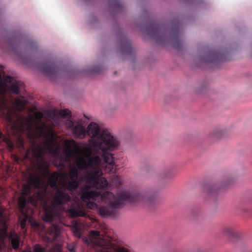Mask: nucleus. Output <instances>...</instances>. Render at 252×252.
I'll return each mask as SVG.
<instances>
[{
	"mask_svg": "<svg viewBox=\"0 0 252 252\" xmlns=\"http://www.w3.org/2000/svg\"><path fill=\"white\" fill-rule=\"evenodd\" d=\"M121 49L123 54H129L132 52L131 45L126 37H124L121 41Z\"/></svg>",
	"mask_w": 252,
	"mask_h": 252,
	"instance_id": "15",
	"label": "nucleus"
},
{
	"mask_svg": "<svg viewBox=\"0 0 252 252\" xmlns=\"http://www.w3.org/2000/svg\"><path fill=\"white\" fill-rule=\"evenodd\" d=\"M101 251L102 252H127V250L125 248L116 249L111 246H108L106 248L102 246Z\"/></svg>",
	"mask_w": 252,
	"mask_h": 252,
	"instance_id": "20",
	"label": "nucleus"
},
{
	"mask_svg": "<svg viewBox=\"0 0 252 252\" xmlns=\"http://www.w3.org/2000/svg\"><path fill=\"white\" fill-rule=\"evenodd\" d=\"M13 77L6 76L3 81L0 76V114L3 118L9 124H12L14 122L13 119L12 109L7 104V99L5 94L7 91V86L6 83H12Z\"/></svg>",
	"mask_w": 252,
	"mask_h": 252,
	"instance_id": "6",
	"label": "nucleus"
},
{
	"mask_svg": "<svg viewBox=\"0 0 252 252\" xmlns=\"http://www.w3.org/2000/svg\"><path fill=\"white\" fill-rule=\"evenodd\" d=\"M27 200L25 196H21L19 198L18 205L20 211H24L27 204Z\"/></svg>",
	"mask_w": 252,
	"mask_h": 252,
	"instance_id": "22",
	"label": "nucleus"
},
{
	"mask_svg": "<svg viewBox=\"0 0 252 252\" xmlns=\"http://www.w3.org/2000/svg\"><path fill=\"white\" fill-rule=\"evenodd\" d=\"M111 184L114 187H118L123 184L122 178L116 175H113L110 181Z\"/></svg>",
	"mask_w": 252,
	"mask_h": 252,
	"instance_id": "23",
	"label": "nucleus"
},
{
	"mask_svg": "<svg viewBox=\"0 0 252 252\" xmlns=\"http://www.w3.org/2000/svg\"><path fill=\"white\" fill-rule=\"evenodd\" d=\"M43 197L40 192L34 193L32 196L29 197L28 201L32 205L36 206L39 200L42 201Z\"/></svg>",
	"mask_w": 252,
	"mask_h": 252,
	"instance_id": "18",
	"label": "nucleus"
},
{
	"mask_svg": "<svg viewBox=\"0 0 252 252\" xmlns=\"http://www.w3.org/2000/svg\"><path fill=\"white\" fill-rule=\"evenodd\" d=\"M32 252V251H28V252Z\"/></svg>",
	"mask_w": 252,
	"mask_h": 252,
	"instance_id": "40",
	"label": "nucleus"
},
{
	"mask_svg": "<svg viewBox=\"0 0 252 252\" xmlns=\"http://www.w3.org/2000/svg\"><path fill=\"white\" fill-rule=\"evenodd\" d=\"M67 212L72 217H85L87 216L83 205L78 202L75 203L72 207L67 210Z\"/></svg>",
	"mask_w": 252,
	"mask_h": 252,
	"instance_id": "11",
	"label": "nucleus"
},
{
	"mask_svg": "<svg viewBox=\"0 0 252 252\" xmlns=\"http://www.w3.org/2000/svg\"><path fill=\"white\" fill-rule=\"evenodd\" d=\"M203 60L207 63L217 64L220 62L224 61V55L221 53L211 50L205 54Z\"/></svg>",
	"mask_w": 252,
	"mask_h": 252,
	"instance_id": "8",
	"label": "nucleus"
},
{
	"mask_svg": "<svg viewBox=\"0 0 252 252\" xmlns=\"http://www.w3.org/2000/svg\"><path fill=\"white\" fill-rule=\"evenodd\" d=\"M214 189H212L210 190V194H212L214 192Z\"/></svg>",
	"mask_w": 252,
	"mask_h": 252,
	"instance_id": "35",
	"label": "nucleus"
},
{
	"mask_svg": "<svg viewBox=\"0 0 252 252\" xmlns=\"http://www.w3.org/2000/svg\"><path fill=\"white\" fill-rule=\"evenodd\" d=\"M59 115L62 118H65L71 115L70 111L67 109L61 110L59 112Z\"/></svg>",
	"mask_w": 252,
	"mask_h": 252,
	"instance_id": "28",
	"label": "nucleus"
},
{
	"mask_svg": "<svg viewBox=\"0 0 252 252\" xmlns=\"http://www.w3.org/2000/svg\"><path fill=\"white\" fill-rule=\"evenodd\" d=\"M29 129L30 138H34L36 137L39 138L44 137L46 139L47 147L49 152L53 154H59V149H55L57 140L55 139L56 133L53 129L48 127L45 123H41L40 125L36 126L34 132L32 128V123H30Z\"/></svg>",
	"mask_w": 252,
	"mask_h": 252,
	"instance_id": "5",
	"label": "nucleus"
},
{
	"mask_svg": "<svg viewBox=\"0 0 252 252\" xmlns=\"http://www.w3.org/2000/svg\"><path fill=\"white\" fill-rule=\"evenodd\" d=\"M68 125L69 128L72 129V133L75 137L81 139L85 137L86 130L85 126L70 121Z\"/></svg>",
	"mask_w": 252,
	"mask_h": 252,
	"instance_id": "9",
	"label": "nucleus"
},
{
	"mask_svg": "<svg viewBox=\"0 0 252 252\" xmlns=\"http://www.w3.org/2000/svg\"><path fill=\"white\" fill-rule=\"evenodd\" d=\"M33 252H44V248L40 245H35L34 246Z\"/></svg>",
	"mask_w": 252,
	"mask_h": 252,
	"instance_id": "30",
	"label": "nucleus"
},
{
	"mask_svg": "<svg viewBox=\"0 0 252 252\" xmlns=\"http://www.w3.org/2000/svg\"><path fill=\"white\" fill-rule=\"evenodd\" d=\"M31 191V187L30 186L24 185L22 187V195L26 196L30 195Z\"/></svg>",
	"mask_w": 252,
	"mask_h": 252,
	"instance_id": "26",
	"label": "nucleus"
},
{
	"mask_svg": "<svg viewBox=\"0 0 252 252\" xmlns=\"http://www.w3.org/2000/svg\"><path fill=\"white\" fill-rule=\"evenodd\" d=\"M223 232L229 236L234 235L233 228L230 226H226L223 228Z\"/></svg>",
	"mask_w": 252,
	"mask_h": 252,
	"instance_id": "27",
	"label": "nucleus"
},
{
	"mask_svg": "<svg viewBox=\"0 0 252 252\" xmlns=\"http://www.w3.org/2000/svg\"><path fill=\"white\" fill-rule=\"evenodd\" d=\"M86 185L80 189L81 199L85 202L86 207L90 209L94 208L95 204L91 200H95L96 198L107 204L106 206L99 208L98 213L103 217L115 215V210L121 208L123 205L128 202H144L148 204L153 203L156 200V196L149 192L143 191H125L115 195L111 192L106 191L102 192L100 189L106 188H96L94 184Z\"/></svg>",
	"mask_w": 252,
	"mask_h": 252,
	"instance_id": "2",
	"label": "nucleus"
},
{
	"mask_svg": "<svg viewBox=\"0 0 252 252\" xmlns=\"http://www.w3.org/2000/svg\"><path fill=\"white\" fill-rule=\"evenodd\" d=\"M2 216V213L0 212V217H1Z\"/></svg>",
	"mask_w": 252,
	"mask_h": 252,
	"instance_id": "37",
	"label": "nucleus"
},
{
	"mask_svg": "<svg viewBox=\"0 0 252 252\" xmlns=\"http://www.w3.org/2000/svg\"><path fill=\"white\" fill-rule=\"evenodd\" d=\"M27 101L24 99L20 98H16L13 103L15 110L19 112L24 110Z\"/></svg>",
	"mask_w": 252,
	"mask_h": 252,
	"instance_id": "17",
	"label": "nucleus"
},
{
	"mask_svg": "<svg viewBox=\"0 0 252 252\" xmlns=\"http://www.w3.org/2000/svg\"><path fill=\"white\" fill-rule=\"evenodd\" d=\"M103 131H107V130H100L99 126L95 123H91L87 127V133L91 138L97 139L100 134Z\"/></svg>",
	"mask_w": 252,
	"mask_h": 252,
	"instance_id": "12",
	"label": "nucleus"
},
{
	"mask_svg": "<svg viewBox=\"0 0 252 252\" xmlns=\"http://www.w3.org/2000/svg\"><path fill=\"white\" fill-rule=\"evenodd\" d=\"M64 145L65 146L64 152L66 154V157L68 158H71L73 154L72 148H78V145L76 142L73 140H66Z\"/></svg>",
	"mask_w": 252,
	"mask_h": 252,
	"instance_id": "14",
	"label": "nucleus"
},
{
	"mask_svg": "<svg viewBox=\"0 0 252 252\" xmlns=\"http://www.w3.org/2000/svg\"><path fill=\"white\" fill-rule=\"evenodd\" d=\"M59 233L60 227L57 225H52L47 231V234L49 235L47 237L48 241L50 242L56 240Z\"/></svg>",
	"mask_w": 252,
	"mask_h": 252,
	"instance_id": "13",
	"label": "nucleus"
},
{
	"mask_svg": "<svg viewBox=\"0 0 252 252\" xmlns=\"http://www.w3.org/2000/svg\"><path fill=\"white\" fill-rule=\"evenodd\" d=\"M11 243L12 248L14 250H17L19 248L20 241L17 236L11 237Z\"/></svg>",
	"mask_w": 252,
	"mask_h": 252,
	"instance_id": "25",
	"label": "nucleus"
},
{
	"mask_svg": "<svg viewBox=\"0 0 252 252\" xmlns=\"http://www.w3.org/2000/svg\"><path fill=\"white\" fill-rule=\"evenodd\" d=\"M34 156L39 161H42L44 159V149L38 145L33 151Z\"/></svg>",
	"mask_w": 252,
	"mask_h": 252,
	"instance_id": "19",
	"label": "nucleus"
},
{
	"mask_svg": "<svg viewBox=\"0 0 252 252\" xmlns=\"http://www.w3.org/2000/svg\"><path fill=\"white\" fill-rule=\"evenodd\" d=\"M72 231L74 235L78 238H80L82 236V230L80 226L76 223L72 228Z\"/></svg>",
	"mask_w": 252,
	"mask_h": 252,
	"instance_id": "24",
	"label": "nucleus"
},
{
	"mask_svg": "<svg viewBox=\"0 0 252 252\" xmlns=\"http://www.w3.org/2000/svg\"><path fill=\"white\" fill-rule=\"evenodd\" d=\"M33 225H35V226H36V225H37V222H34L33 223Z\"/></svg>",
	"mask_w": 252,
	"mask_h": 252,
	"instance_id": "36",
	"label": "nucleus"
},
{
	"mask_svg": "<svg viewBox=\"0 0 252 252\" xmlns=\"http://www.w3.org/2000/svg\"><path fill=\"white\" fill-rule=\"evenodd\" d=\"M100 235V232L98 231L91 230L90 232V236L92 238L96 239L98 238Z\"/></svg>",
	"mask_w": 252,
	"mask_h": 252,
	"instance_id": "29",
	"label": "nucleus"
},
{
	"mask_svg": "<svg viewBox=\"0 0 252 252\" xmlns=\"http://www.w3.org/2000/svg\"><path fill=\"white\" fill-rule=\"evenodd\" d=\"M89 145L84 149L85 157L76 160L78 169L86 170L84 180L96 188L105 187L108 182L102 177V169L106 172L115 171V158L111 153L118 149L120 141L108 131H103L97 139L90 138Z\"/></svg>",
	"mask_w": 252,
	"mask_h": 252,
	"instance_id": "1",
	"label": "nucleus"
},
{
	"mask_svg": "<svg viewBox=\"0 0 252 252\" xmlns=\"http://www.w3.org/2000/svg\"><path fill=\"white\" fill-rule=\"evenodd\" d=\"M42 71L49 76L56 75L59 71L56 63L53 62L43 63L40 65Z\"/></svg>",
	"mask_w": 252,
	"mask_h": 252,
	"instance_id": "10",
	"label": "nucleus"
},
{
	"mask_svg": "<svg viewBox=\"0 0 252 252\" xmlns=\"http://www.w3.org/2000/svg\"><path fill=\"white\" fill-rule=\"evenodd\" d=\"M26 158H28V154H27L26 155Z\"/></svg>",
	"mask_w": 252,
	"mask_h": 252,
	"instance_id": "39",
	"label": "nucleus"
},
{
	"mask_svg": "<svg viewBox=\"0 0 252 252\" xmlns=\"http://www.w3.org/2000/svg\"><path fill=\"white\" fill-rule=\"evenodd\" d=\"M35 117L37 120H40L43 117V115L41 112H37L35 114Z\"/></svg>",
	"mask_w": 252,
	"mask_h": 252,
	"instance_id": "32",
	"label": "nucleus"
},
{
	"mask_svg": "<svg viewBox=\"0 0 252 252\" xmlns=\"http://www.w3.org/2000/svg\"><path fill=\"white\" fill-rule=\"evenodd\" d=\"M41 179L39 176H33L30 178L29 182L36 188H39L41 184Z\"/></svg>",
	"mask_w": 252,
	"mask_h": 252,
	"instance_id": "21",
	"label": "nucleus"
},
{
	"mask_svg": "<svg viewBox=\"0 0 252 252\" xmlns=\"http://www.w3.org/2000/svg\"><path fill=\"white\" fill-rule=\"evenodd\" d=\"M79 173L75 167H73L69 171L68 176L65 177L66 181L63 183V187L69 191L76 189L79 185L78 180Z\"/></svg>",
	"mask_w": 252,
	"mask_h": 252,
	"instance_id": "7",
	"label": "nucleus"
},
{
	"mask_svg": "<svg viewBox=\"0 0 252 252\" xmlns=\"http://www.w3.org/2000/svg\"><path fill=\"white\" fill-rule=\"evenodd\" d=\"M23 86H24V84L23 82L15 81L10 84L9 88V90L12 93L19 94L20 89Z\"/></svg>",
	"mask_w": 252,
	"mask_h": 252,
	"instance_id": "16",
	"label": "nucleus"
},
{
	"mask_svg": "<svg viewBox=\"0 0 252 252\" xmlns=\"http://www.w3.org/2000/svg\"><path fill=\"white\" fill-rule=\"evenodd\" d=\"M67 249L70 252H73L74 251V246L73 245H69L67 246Z\"/></svg>",
	"mask_w": 252,
	"mask_h": 252,
	"instance_id": "33",
	"label": "nucleus"
},
{
	"mask_svg": "<svg viewBox=\"0 0 252 252\" xmlns=\"http://www.w3.org/2000/svg\"><path fill=\"white\" fill-rule=\"evenodd\" d=\"M146 31L148 34L158 44H164L171 41L175 48L179 49L181 47V34L178 25L169 33L163 26L153 22L146 27Z\"/></svg>",
	"mask_w": 252,
	"mask_h": 252,
	"instance_id": "4",
	"label": "nucleus"
},
{
	"mask_svg": "<svg viewBox=\"0 0 252 252\" xmlns=\"http://www.w3.org/2000/svg\"><path fill=\"white\" fill-rule=\"evenodd\" d=\"M28 218V216L27 215H25L23 219H22L21 221V227L23 229H24L26 227Z\"/></svg>",
	"mask_w": 252,
	"mask_h": 252,
	"instance_id": "31",
	"label": "nucleus"
},
{
	"mask_svg": "<svg viewBox=\"0 0 252 252\" xmlns=\"http://www.w3.org/2000/svg\"><path fill=\"white\" fill-rule=\"evenodd\" d=\"M94 71H95V72H98L99 71L98 70H97L96 69H94Z\"/></svg>",
	"mask_w": 252,
	"mask_h": 252,
	"instance_id": "38",
	"label": "nucleus"
},
{
	"mask_svg": "<svg viewBox=\"0 0 252 252\" xmlns=\"http://www.w3.org/2000/svg\"><path fill=\"white\" fill-rule=\"evenodd\" d=\"M60 175V173L55 172L52 173L48 179L50 187L55 189V192L53 196L52 204L48 205L46 202H45L44 220L47 222H51L53 220L55 208L56 206L64 205L71 200L70 195L65 190L59 188L57 185L58 179Z\"/></svg>",
	"mask_w": 252,
	"mask_h": 252,
	"instance_id": "3",
	"label": "nucleus"
},
{
	"mask_svg": "<svg viewBox=\"0 0 252 252\" xmlns=\"http://www.w3.org/2000/svg\"><path fill=\"white\" fill-rule=\"evenodd\" d=\"M194 252H206L205 251H204V250H197L196 251H195Z\"/></svg>",
	"mask_w": 252,
	"mask_h": 252,
	"instance_id": "34",
	"label": "nucleus"
}]
</instances>
